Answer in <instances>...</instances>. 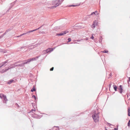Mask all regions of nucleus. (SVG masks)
Wrapping results in <instances>:
<instances>
[{
    "label": "nucleus",
    "instance_id": "nucleus-47",
    "mask_svg": "<svg viewBox=\"0 0 130 130\" xmlns=\"http://www.w3.org/2000/svg\"><path fill=\"white\" fill-rule=\"evenodd\" d=\"M128 116L130 117V112H128Z\"/></svg>",
    "mask_w": 130,
    "mask_h": 130
},
{
    "label": "nucleus",
    "instance_id": "nucleus-39",
    "mask_svg": "<svg viewBox=\"0 0 130 130\" xmlns=\"http://www.w3.org/2000/svg\"><path fill=\"white\" fill-rule=\"evenodd\" d=\"M130 112V108H128V112Z\"/></svg>",
    "mask_w": 130,
    "mask_h": 130
},
{
    "label": "nucleus",
    "instance_id": "nucleus-41",
    "mask_svg": "<svg viewBox=\"0 0 130 130\" xmlns=\"http://www.w3.org/2000/svg\"><path fill=\"white\" fill-rule=\"evenodd\" d=\"M44 25V24L42 25L40 27H39L38 28V29H39L42 26H43Z\"/></svg>",
    "mask_w": 130,
    "mask_h": 130
},
{
    "label": "nucleus",
    "instance_id": "nucleus-26",
    "mask_svg": "<svg viewBox=\"0 0 130 130\" xmlns=\"http://www.w3.org/2000/svg\"><path fill=\"white\" fill-rule=\"evenodd\" d=\"M111 85V83H110L109 84V90L110 91H111L110 90V88Z\"/></svg>",
    "mask_w": 130,
    "mask_h": 130
},
{
    "label": "nucleus",
    "instance_id": "nucleus-35",
    "mask_svg": "<svg viewBox=\"0 0 130 130\" xmlns=\"http://www.w3.org/2000/svg\"><path fill=\"white\" fill-rule=\"evenodd\" d=\"M54 69V68L53 67H52V68H51L50 69V71H52Z\"/></svg>",
    "mask_w": 130,
    "mask_h": 130
},
{
    "label": "nucleus",
    "instance_id": "nucleus-40",
    "mask_svg": "<svg viewBox=\"0 0 130 130\" xmlns=\"http://www.w3.org/2000/svg\"><path fill=\"white\" fill-rule=\"evenodd\" d=\"M35 47L34 46H33V47L32 48H29V50H31L33 48H35Z\"/></svg>",
    "mask_w": 130,
    "mask_h": 130
},
{
    "label": "nucleus",
    "instance_id": "nucleus-30",
    "mask_svg": "<svg viewBox=\"0 0 130 130\" xmlns=\"http://www.w3.org/2000/svg\"><path fill=\"white\" fill-rule=\"evenodd\" d=\"M36 110V109L35 108L34 109H32L30 111V112H33V111H35Z\"/></svg>",
    "mask_w": 130,
    "mask_h": 130
},
{
    "label": "nucleus",
    "instance_id": "nucleus-53",
    "mask_svg": "<svg viewBox=\"0 0 130 130\" xmlns=\"http://www.w3.org/2000/svg\"><path fill=\"white\" fill-rule=\"evenodd\" d=\"M85 39L86 40H88V39L87 38H85Z\"/></svg>",
    "mask_w": 130,
    "mask_h": 130
},
{
    "label": "nucleus",
    "instance_id": "nucleus-55",
    "mask_svg": "<svg viewBox=\"0 0 130 130\" xmlns=\"http://www.w3.org/2000/svg\"><path fill=\"white\" fill-rule=\"evenodd\" d=\"M129 81L130 82V77H129Z\"/></svg>",
    "mask_w": 130,
    "mask_h": 130
},
{
    "label": "nucleus",
    "instance_id": "nucleus-5",
    "mask_svg": "<svg viewBox=\"0 0 130 130\" xmlns=\"http://www.w3.org/2000/svg\"><path fill=\"white\" fill-rule=\"evenodd\" d=\"M8 61L9 60H7L1 63L0 64V68L4 66H6L7 64V63L8 62Z\"/></svg>",
    "mask_w": 130,
    "mask_h": 130
},
{
    "label": "nucleus",
    "instance_id": "nucleus-36",
    "mask_svg": "<svg viewBox=\"0 0 130 130\" xmlns=\"http://www.w3.org/2000/svg\"><path fill=\"white\" fill-rule=\"evenodd\" d=\"M93 26V28H94L95 27V23H93V24L92 25Z\"/></svg>",
    "mask_w": 130,
    "mask_h": 130
},
{
    "label": "nucleus",
    "instance_id": "nucleus-9",
    "mask_svg": "<svg viewBox=\"0 0 130 130\" xmlns=\"http://www.w3.org/2000/svg\"><path fill=\"white\" fill-rule=\"evenodd\" d=\"M15 82V81L13 79H11L9 80L8 82L7 83L8 84H10L12 83H14Z\"/></svg>",
    "mask_w": 130,
    "mask_h": 130
},
{
    "label": "nucleus",
    "instance_id": "nucleus-7",
    "mask_svg": "<svg viewBox=\"0 0 130 130\" xmlns=\"http://www.w3.org/2000/svg\"><path fill=\"white\" fill-rule=\"evenodd\" d=\"M49 52H50V50L49 48H48L46 50L43 51V52L44 54H46Z\"/></svg>",
    "mask_w": 130,
    "mask_h": 130
},
{
    "label": "nucleus",
    "instance_id": "nucleus-52",
    "mask_svg": "<svg viewBox=\"0 0 130 130\" xmlns=\"http://www.w3.org/2000/svg\"><path fill=\"white\" fill-rule=\"evenodd\" d=\"M12 6H11L9 7V9H10L11 8H12Z\"/></svg>",
    "mask_w": 130,
    "mask_h": 130
},
{
    "label": "nucleus",
    "instance_id": "nucleus-42",
    "mask_svg": "<svg viewBox=\"0 0 130 130\" xmlns=\"http://www.w3.org/2000/svg\"><path fill=\"white\" fill-rule=\"evenodd\" d=\"M83 39H82V40H76V41H81L82 40H83Z\"/></svg>",
    "mask_w": 130,
    "mask_h": 130
},
{
    "label": "nucleus",
    "instance_id": "nucleus-6",
    "mask_svg": "<svg viewBox=\"0 0 130 130\" xmlns=\"http://www.w3.org/2000/svg\"><path fill=\"white\" fill-rule=\"evenodd\" d=\"M2 99L3 100V102L4 103H6V102L8 101V100L6 95H4Z\"/></svg>",
    "mask_w": 130,
    "mask_h": 130
},
{
    "label": "nucleus",
    "instance_id": "nucleus-12",
    "mask_svg": "<svg viewBox=\"0 0 130 130\" xmlns=\"http://www.w3.org/2000/svg\"><path fill=\"white\" fill-rule=\"evenodd\" d=\"M113 87L114 90L115 91H117V89L118 88L117 86L116 85H113Z\"/></svg>",
    "mask_w": 130,
    "mask_h": 130
},
{
    "label": "nucleus",
    "instance_id": "nucleus-63",
    "mask_svg": "<svg viewBox=\"0 0 130 130\" xmlns=\"http://www.w3.org/2000/svg\"><path fill=\"white\" fill-rule=\"evenodd\" d=\"M128 95H127V98H128Z\"/></svg>",
    "mask_w": 130,
    "mask_h": 130
},
{
    "label": "nucleus",
    "instance_id": "nucleus-1",
    "mask_svg": "<svg viewBox=\"0 0 130 130\" xmlns=\"http://www.w3.org/2000/svg\"><path fill=\"white\" fill-rule=\"evenodd\" d=\"M92 117L94 121L95 122H97L99 121V116L98 114H96V113H94V114L92 115Z\"/></svg>",
    "mask_w": 130,
    "mask_h": 130
},
{
    "label": "nucleus",
    "instance_id": "nucleus-59",
    "mask_svg": "<svg viewBox=\"0 0 130 130\" xmlns=\"http://www.w3.org/2000/svg\"><path fill=\"white\" fill-rule=\"evenodd\" d=\"M58 127V128H59V127L58 126H55L54 127Z\"/></svg>",
    "mask_w": 130,
    "mask_h": 130
},
{
    "label": "nucleus",
    "instance_id": "nucleus-60",
    "mask_svg": "<svg viewBox=\"0 0 130 130\" xmlns=\"http://www.w3.org/2000/svg\"><path fill=\"white\" fill-rule=\"evenodd\" d=\"M10 9H9H9L7 10V12L8 11H9L10 10Z\"/></svg>",
    "mask_w": 130,
    "mask_h": 130
},
{
    "label": "nucleus",
    "instance_id": "nucleus-34",
    "mask_svg": "<svg viewBox=\"0 0 130 130\" xmlns=\"http://www.w3.org/2000/svg\"><path fill=\"white\" fill-rule=\"evenodd\" d=\"M93 14H94L95 15H96V14H95V12H93L91 14V15H93Z\"/></svg>",
    "mask_w": 130,
    "mask_h": 130
},
{
    "label": "nucleus",
    "instance_id": "nucleus-24",
    "mask_svg": "<svg viewBox=\"0 0 130 130\" xmlns=\"http://www.w3.org/2000/svg\"><path fill=\"white\" fill-rule=\"evenodd\" d=\"M56 5H55L50 7H49V8H50V9H53L56 8Z\"/></svg>",
    "mask_w": 130,
    "mask_h": 130
},
{
    "label": "nucleus",
    "instance_id": "nucleus-37",
    "mask_svg": "<svg viewBox=\"0 0 130 130\" xmlns=\"http://www.w3.org/2000/svg\"><path fill=\"white\" fill-rule=\"evenodd\" d=\"M107 124L108 125H109V126H110L111 125H112V124H110V123H109L108 122L107 123Z\"/></svg>",
    "mask_w": 130,
    "mask_h": 130
},
{
    "label": "nucleus",
    "instance_id": "nucleus-22",
    "mask_svg": "<svg viewBox=\"0 0 130 130\" xmlns=\"http://www.w3.org/2000/svg\"><path fill=\"white\" fill-rule=\"evenodd\" d=\"M58 2L59 3L60 2H62L64 0H57Z\"/></svg>",
    "mask_w": 130,
    "mask_h": 130
},
{
    "label": "nucleus",
    "instance_id": "nucleus-29",
    "mask_svg": "<svg viewBox=\"0 0 130 130\" xmlns=\"http://www.w3.org/2000/svg\"><path fill=\"white\" fill-rule=\"evenodd\" d=\"M102 52L103 53H107L108 52V51L106 50H104Z\"/></svg>",
    "mask_w": 130,
    "mask_h": 130
},
{
    "label": "nucleus",
    "instance_id": "nucleus-31",
    "mask_svg": "<svg viewBox=\"0 0 130 130\" xmlns=\"http://www.w3.org/2000/svg\"><path fill=\"white\" fill-rule=\"evenodd\" d=\"M54 48H50L49 49L50 50V52L52 51Z\"/></svg>",
    "mask_w": 130,
    "mask_h": 130
},
{
    "label": "nucleus",
    "instance_id": "nucleus-48",
    "mask_svg": "<svg viewBox=\"0 0 130 130\" xmlns=\"http://www.w3.org/2000/svg\"><path fill=\"white\" fill-rule=\"evenodd\" d=\"M95 13H96V15H98V11H95Z\"/></svg>",
    "mask_w": 130,
    "mask_h": 130
},
{
    "label": "nucleus",
    "instance_id": "nucleus-32",
    "mask_svg": "<svg viewBox=\"0 0 130 130\" xmlns=\"http://www.w3.org/2000/svg\"><path fill=\"white\" fill-rule=\"evenodd\" d=\"M15 67H14V66H12V67H9L7 69H8V70H9V69H12V68H14Z\"/></svg>",
    "mask_w": 130,
    "mask_h": 130
},
{
    "label": "nucleus",
    "instance_id": "nucleus-14",
    "mask_svg": "<svg viewBox=\"0 0 130 130\" xmlns=\"http://www.w3.org/2000/svg\"><path fill=\"white\" fill-rule=\"evenodd\" d=\"M64 35L63 31H62L61 33H57L56 34L58 36H61Z\"/></svg>",
    "mask_w": 130,
    "mask_h": 130
},
{
    "label": "nucleus",
    "instance_id": "nucleus-17",
    "mask_svg": "<svg viewBox=\"0 0 130 130\" xmlns=\"http://www.w3.org/2000/svg\"><path fill=\"white\" fill-rule=\"evenodd\" d=\"M38 30V28H37V29H36L33 30H29L28 31H29V33L30 32H32L33 31H35L36 30Z\"/></svg>",
    "mask_w": 130,
    "mask_h": 130
},
{
    "label": "nucleus",
    "instance_id": "nucleus-16",
    "mask_svg": "<svg viewBox=\"0 0 130 130\" xmlns=\"http://www.w3.org/2000/svg\"><path fill=\"white\" fill-rule=\"evenodd\" d=\"M16 1H17V0H16L14 2H13V3H11L10 4L11 6H12V7H13V6L15 4V3Z\"/></svg>",
    "mask_w": 130,
    "mask_h": 130
},
{
    "label": "nucleus",
    "instance_id": "nucleus-23",
    "mask_svg": "<svg viewBox=\"0 0 130 130\" xmlns=\"http://www.w3.org/2000/svg\"><path fill=\"white\" fill-rule=\"evenodd\" d=\"M4 95L3 94H0V98L2 99L3 96Z\"/></svg>",
    "mask_w": 130,
    "mask_h": 130
},
{
    "label": "nucleus",
    "instance_id": "nucleus-64",
    "mask_svg": "<svg viewBox=\"0 0 130 130\" xmlns=\"http://www.w3.org/2000/svg\"><path fill=\"white\" fill-rule=\"evenodd\" d=\"M2 32H3V31H2V32H0V33H2Z\"/></svg>",
    "mask_w": 130,
    "mask_h": 130
},
{
    "label": "nucleus",
    "instance_id": "nucleus-10",
    "mask_svg": "<svg viewBox=\"0 0 130 130\" xmlns=\"http://www.w3.org/2000/svg\"><path fill=\"white\" fill-rule=\"evenodd\" d=\"M80 5V4H76L75 5H70L69 6H68L69 7H75L77 6H79Z\"/></svg>",
    "mask_w": 130,
    "mask_h": 130
},
{
    "label": "nucleus",
    "instance_id": "nucleus-44",
    "mask_svg": "<svg viewBox=\"0 0 130 130\" xmlns=\"http://www.w3.org/2000/svg\"><path fill=\"white\" fill-rule=\"evenodd\" d=\"M17 63H18V62L17 61V62H15L13 64V65H15L16 64H17Z\"/></svg>",
    "mask_w": 130,
    "mask_h": 130
},
{
    "label": "nucleus",
    "instance_id": "nucleus-25",
    "mask_svg": "<svg viewBox=\"0 0 130 130\" xmlns=\"http://www.w3.org/2000/svg\"><path fill=\"white\" fill-rule=\"evenodd\" d=\"M32 97L34 98L35 100L37 99V98L35 95H33Z\"/></svg>",
    "mask_w": 130,
    "mask_h": 130
},
{
    "label": "nucleus",
    "instance_id": "nucleus-2",
    "mask_svg": "<svg viewBox=\"0 0 130 130\" xmlns=\"http://www.w3.org/2000/svg\"><path fill=\"white\" fill-rule=\"evenodd\" d=\"M40 56H38L35 58H30L27 60H26L27 62V63H29L30 62L36 60L38 58L40 57Z\"/></svg>",
    "mask_w": 130,
    "mask_h": 130
},
{
    "label": "nucleus",
    "instance_id": "nucleus-18",
    "mask_svg": "<svg viewBox=\"0 0 130 130\" xmlns=\"http://www.w3.org/2000/svg\"><path fill=\"white\" fill-rule=\"evenodd\" d=\"M61 3H59L58 2H57V3H56V4H55V5H56V7H57V6H59V5H60V4H61Z\"/></svg>",
    "mask_w": 130,
    "mask_h": 130
},
{
    "label": "nucleus",
    "instance_id": "nucleus-38",
    "mask_svg": "<svg viewBox=\"0 0 130 130\" xmlns=\"http://www.w3.org/2000/svg\"><path fill=\"white\" fill-rule=\"evenodd\" d=\"M91 38L92 39H93L94 38V37L93 36V35H92V36L91 37Z\"/></svg>",
    "mask_w": 130,
    "mask_h": 130
},
{
    "label": "nucleus",
    "instance_id": "nucleus-51",
    "mask_svg": "<svg viewBox=\"0 0 130 130\" xmlns=\"http://www.w3.org/2000/svg\"><path fill=\"white\" fill-rule=\"evenodd\" d=\"M16 106H17L18 107H20V106H19V105H18V104L17 103L16 104Z\"/></svg>",
    "mask_w": 130,
    "mask_h": 130
},
{
    "label": "nucleus",
    "instance_id": "nucleus-61",
    "mask_svg": "<svg viewBox=\"0 0 130 130\" xmlns=\"http://www.w3.org/2000/svg\"><path fill=\"white\" fill-rule=\"evenodd\" d=\"M32 46V45H30L29 46L27 47H29V46Z\"/></svg>",
    "mask_w": 130,
    "mask_h": 130
},
{
    "label": "nucleus",
    "instance_id": "nucleus-56",
    "mask_svg": "<svg viewBox=\"0 0 130 130\" xmlns=\"http://www.w3.org/2000/svg\"><path fill=\"white\" fill-rule=\"evenodd\" d=\"M105 130H107V129L106 128V127H105Z\"/></svg>",
    "mask_w": 130,
    "mask_h": 130
},
{
    "label": "nucleus",
    "instance_id": "nucleus-62",
    "mask_svg": "<svg viewBox=\"0 0 130 130\" xmlns=\"http://www.w3.org/2000/svg\"><path fill=\"white\" fill-rule=\"evenodd\" d=\"M36 100H35V102H36Z\"/></svg>",
    "mask_w": 130,
    "mask_h": 130
},
{
    "label": "nucleus",
    "instance_id": "nucleus-11",
    "mask_svg": "<svg viewBox=\"0 0 130 130\" xmlns=\"http://www.w3.org/2000/svg\"><path fill=\"white\" fill-rule=\"evenodd\" d=\"M28 33H29V31H27V32H26L25 33H24L23 34H21L20 35L18 36L17 37H20L22 36L23 35H24L27 34H28Z\"/></svg>",
    "mask_w": 130,
    "mask_h": 130
},
{
    "label": "nucleus",
    "instance_id": "nucleus-50",
    "mask_svg": "<svg viewBox=\"0 0 130 130\" xmlns=\"http://www.w3.org/2000/svg\"><path fill=\"white\" fill-rule=\"evenodd\" d=\"M3 37L2 35L1 36H0V39H1V38H2Z\"/></svg>",
    "mask_w": 130,
    "mask_h": 130
},
{
    "label": "nucleus",
    "instance_id": "nucleus-8",
    "mask_svg": "<svg viewBox=\"0 0 130 130\" xmlns=\"http://www.w3.org/2000/svg\"><path fill=\"white\" fill-rule=\"evenodd\" d=\"M8 70V69H3L2 70H0V72L1 73H3L5 72H7Z\"/></svg>",
    "mask_w": 130,
    "mask_h": 130
},
{
    "label": "nucleus",
    "instance_id": "nucleus-15",
    "mask_svg": "<svg viewBox=\"0 0 130 130\" xmlns=\"http://www.w3.org/2000/svg\"><path fill=\"white\" fill-rule=\"evenodd\" d=\"M36 89L35 88V86H34L31 89V92H33L34 91H36Z\"/></svg>",
    "mask_w": 130,
    "mask_h": 130
},
{
    "label": "nucleus",
    "instance_id": "nucleus-13",
    "mask_svg": "<svg viewBox=\"0 0 130 130\" xmlns=\"http://www.w3.org/2000/svg\"><path fill=\"white\" fill-rule=\"evenodd\" d=\"M58 2L57 1V0L53 1L52 2V5H54L56 4V3Z\"/></svg>",
    "mask_w": 130,
    "mask_h": 130
},
{
    "label": "nucleus",
    "instance_id": "nucleus-20",
    "mask_svg": "<svg viewBox=\"0 0 130 130\" xmlns=\"http://www.w3.org/2000/svg\"><path fill=\"white\" fill-rule=\"evenodd\" d=\"M63 34H66L67 33L69 32V31L68 30H66V31H63Z\"/></svg>",
    "mask_w": 130,
    "mask_h": 130
},
{
    "label": "nucleus",
    "instance_id": "nucleus-49",
    "mask_svg": "<svg viewBox=\"0 0 130 130\" xmlns=\"http://www.w3.org/2000/svg\"><path fill=\"white\" fill-rule=\"evenodd\" d=\"M26 46H24V47H20V49H22V48H24Z\"/></svg>",
    "mask_w": 130,
    "mask_h": 130
},
{
    "label": "nucleus",
    "instance_id": "nucleus-58",
    "mask_svg": "<svg viewBox=\"0 0 130 130\" xmlns=\"http://www.w3.org/2000/svg\"><path fill=\"white\" fill-rule=\"evenodd\" d=\"M3 52L4 53H5L6 52H5V51H3Z\"/></svg>",
    "mask_w": 130,
    "mask_h": 130
},
{
    "label": "nucleus",
    "instance_id": "nucleus-28",
    "mask_svg": "<svg viewBox=\"0 0 130 130\" xmlns=\"http://www.w3.org/2000/svg\"><path fill=\"white\" fill-rule=\"evenodd\" d=\"M68 41L67 42V43L71 41V39L70 38H69L68 39Z\"/></svg>",
    "mask_w": 130,
    "mask_h": 130
},
{
    "label": "nucleus",
    "instance_id": "nucleus-19",
    "mask_svg": "<svg viewBox=\"0 0 130 130\" xmlns=\"http://www.w3.org/2000/svg\"><path fill=\"white\" fill-rule=\"evenodd\" d=\"M98 22L97 21L95 20L93 22V23H95V26H96L98 25Z\"/></svg>",
    "mask_w": 130,
    "mask_h": 130
},
{
    "label": "nucleus",
    "instance_id": "nucleus-54",
    "mask_svg": "<svg viewBox=\"0 0 130 130\" xmlns=\"http://www.w3.org/2000/svg\"><path fill=\"white\" fill-rule=\"evenodd\" d=\"M112 75V74L111 73H110L109 74V76H111Z\"/></svg>",
    "mask_w": 130,
    "mask_h": 130
},
{
    "label": "nucleus",
    "instance_id": "nucleus-43",
    "mask_svg": "<svg viewBox=\"0 0 130 130\" xmlns=\"http://www.w3.org/2000/svg\"><path fill=\"white\" fill-rule=\"evenodd\" d=\"M17 62H18V63H21L22 61L21 60H19V61H18Z\"/></svg>",
    "mask_w": 130,
    "mask_h": 130
},
{
    "label": "nucleus",
    "instance_id": "nucleus-57",
    "mask_svg": "<svg viewBox=\"0 0 130 130\" xmlns=\"http://www.w3.org/2000/svg\"><path fill=\"white\" fill-rule=\"evenodd\" d=\"M99 113H100V112H98L97 113H96V114H98V115L99 114Z\"/></svg>",
    "mask_w": 130,
    "mask_h": 130
},
{
    "label": "nucleus",
    "instance_id": "nucleus-46",
    "mask_svg": "<svg viewBox=\"0 0 130 130\" xmlns=\"http://www.w3.org/2000/svg\"><path fill=\"white\" fill-rule=\"evenodd\" d=\"M118 128L116 127V128H114V130H118Z\"/></svg>",
    "mask_w": 130,
    "mask_h": 130
},
{
    "label": "nucleus",
    "instance_id": "nucleus-3",
    "mask_svg": "<svg viewBox=\"0 0 130 130\" xmlns=\"http://www.w3.org/2000/svg\"><path fill=\"white\" fill-rule=\"evenodd\" d=\"M22 61L24 62L19 64H17V65H14V67H22L24 66L25 64H27V62H26V60H23Z\"/></svg>",
    "mask_w": 130,
    "mask_h": 130
},
{
    "label": "nucleus",
    "instance_id": "nucleus-33",
    "mask_svg": "<svg viewBox=\"0 0 130 130\" xmlns=\"http://www.w3.org/2000/svg\"><path fill=\"white\" fill-rule=\"evenodd\" d=\"M7 33V32H6V31L2 35L3 36V37H4V36Z\"/></svg>",
    "mask_w": 130,
    "mask_h": 130
},
{
    "label": "nucleus",
    "instance_id": "nucleus-45",
    "mask_svg": "<svg viewBox=\"0 0 130 130\" xmlns=\"http://www.w3.org/2000/svg\"><path fill=\"white\" fill-rule=\"evenodd\" d=\"M17 63H18V62L17 61V62H15L13 64V65H15L16 64H17Z\"/></svg>",
    "mask_w": 130,
    "mask_h": 130
},
{
    "label": "nucleus",
    "instance_id": "nucleus-4",
    "mask_svg": "<svg viewBox=\"0 0 130 130\" xmlns=\"http://www.w3.org/2000/svg\"><path fill=\"white\" fill-rule=\"evenodd\" d=\"M118 89L119 90V92L121 94H122L123 92H124L125 91V90H123L122 85L119 86V88H118Z\"/></svg>",
    "mask_w": 130,
    "mask_h": 130
},
{
    "label": "nucleus",
    "instance_id": "nucleus-21",
    "mask_svg": "<svg viewBox=\"0 0 130 130\" xmlns=\"http://www.w3.org/2000/svg\"><path fill=\"white\" fill-rule=\"evenodd\" d=\"M12 29V28H10L9 29H7L6 30V32H8L9 31H10Z\"/></svg>",
    "mask_w": 130,
    "mask_h": 130
},
{
    "label": "nucleus",
    "instance_id": "nucleus-27",
    "mask_svg": "<svg viewBox=\"0 0 130 130\" xmlns=\"http://www.w3.org/2000/svg\"><path fill=\"white\" fill-rule=\"evenodd\" d=\"M127 126L128 127L130 126V120H129L128 122L127 123Z\"/></svg>",
    "mask_w": 130,
    "mask_h": 130
}]
</instances>
